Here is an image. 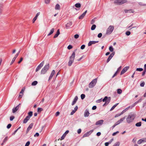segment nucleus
<instances>
[{"mask_svg": "<svg viewBox=\"0 0 146 146\" xmlns=\"http://www.w3.org/2000/svg\"><path fill=\"white\" fill-rule=\"evenodd\" d=\"M111 100V97H108L107 96H105L104 98L102 100V98L98 100H97L96 102L97 103H100L102 101L103 102H105V103L103 105V106L107 105L109 103Z\"/></svg>", "mask_w": 146, "mask_h": 146, "instance_id": "nucleus-1", "label": "nucleus"}, {"mask_svg": "<svg viewBox=\"0 0 146 146\" xmlns=\"http://www.w3.org/2000/svg\"><path fill=\"white\" fill-rule=\"evenodd\" d=\"M136 116V114L134 113H131L129 114L126 118V121L128 123L132 122Z\"/></svg>", "mask_w": 146, "mask_h": 146, "instance_id": "nucleus-2", "label": "nucleus"}, {"mask_svg": "<svg viewBox=\"0 0 146 146\" xmlns=\"http://www.w3.org/2000/svg\"><path fill=\"white\" fill-rule=\"evenodd\" d=\"M76 50L74 52L69 58V60L68 62V66H71L74 62V60L75 56V52Z\"/></svg>", "mask_w": 146, "mask_h": 146, "instance_id": "nucleus-3", "label": "nucleus"}, {"mask_svg": "<svg viewBox=\"0 0 146 146\" xmlns=\"http://www.w3.org/2000/svg\"><path fill=\"white\" fill-rule=\"evenodd\" d=\"M49 64H46L41 70V74H45L49 69Z\"/></svg>", "mask_w": 146, "mask_h": 146, "instance_id": "nucleus-4", "label": "nucleus"}, {"mask_svg": "<svg viewBox=\"0 0 146 146\" xmlns=\"http://www.w3.org/2000/svg\"><path fill=\"white\" fill-rule=\"evenodd\" d=\"M114 27L113 25H110L106 30V34L108 35H110L112 32Z\"/></svg>", "mask_w": 146, "mask_h": 146, "instance_id": "nucleus-5", "label": "nucleus"}, {"mask_svg": "<svg viewBox=\"0 0 146 146\" xmlns=\"http://www.w3.org/2000/svg\"><path fill=\"white\" fill-rule=\"evenodd\" d=\"M97 82V79L95 78L89 84L88 87L90 88H92L96 85Z\"/></svg>", "mask_w": 146, "mask_h": 146, "instance_id": "nucleus-6", "label": "nucleus"}, {"mask_svg": "<svg viewBox=\"0 0 146 146\" xmlns=\"http://www.w3.org/2000/svg\"><path fill=\"white\" fill-rule=\"evenodd\" d=\"M129 66H126L121 71L120 73V75H122L124 74L127 71V70L129 69Z\"/></svg>", "mask_w": 146, "mask_h": 146, "instance_id": "nucleus-7", "label": "nucleus"}, {"mask_svg": "<svg viewBox=\"0 0 146 146\" xmlns=\"http://www.w3.org/2000/svg\"><path fill=\"white\" fill-rule=\"evenodd\" d=\"M20 105L21 104H19L16 107L13 108L12 109L13 113H15L19 109Z\"/></svg>", "mask_w": 146, "mask_h": 146, "instance_id": "nucleus-8", "label": "nucleus"}, {"mask_svg": "<svg viewBox=\"0 0 146 146\" xmlns=\"http://www.w3.org/2000/svg\"><path fill=\"white\" fill-rule=\"evenodd\" d=\"M115 54V52H113L109 56L107 60V62L108 63L110 61V60L112 58L113 56Z\"/></svg>", "mask_w": 146, "mask_h": 146, "instance_id": "nucleus-9", "label": "nucleus"}, {"mask_svg": "<svg viewBox=\"0 0 146 146\" xmlns=\"http://www.w3.org/2000/svg\"><path fill=\"white\" fill-rule=\"evenodd\" d=\"M72 22L69 21L65 25L66 29L70 28L72 25Z\"/></svg>", "mask_w": 146, "mask_h": 146, "instance_id": "nucleus-10", "label": "nucleus"}, {"mask_svg": "<svg viewBox=\"0 0 146 146\" xmlns=\"http://www.w3.org/2000/svg\"><path fill=\"white\" fill-rule=\"evenodd\" d=\"M125 117H124L122 118H121L119 120L117 121L115 123L117 125L120 124L121 123H122L125 119Z\"/></svg>", "mask_w": 146, "mask_h": 146, "instance_id": "nucleus-11", "label": "nucleus"}, {"mask_svg": "<svg viewBox=\"0 0 146 146\" xmlns=\"http://www.w3.org/2000/svg\"><path fill=\"white\" fill-rule=\"evenodd\" d=\"M90 114L88 110L87 109H86L84 111V117H88L89 116Z\"/></svg>", "mask_w": 146, "mask_h": 146, "instance_id": "nucleus-12", "label": "nucleus"}, {"mask_svg": "<svg viewBox=\"0 0 146 146\" xmlns=\"http://www.w3.org/2000/svg\"><path fill=\"white\" fill-rule=\"evenodd\" d=\"M33 126V123H31L30 125H29V127L27 128V131H26V133L27 134L29 132V131L32 128Z\"/></svg>", "mask_w": 146, "mask_h": 146, "instance_id": "nucleus-13", "label": "nucleus"}, {"mask_svg": "<svg viewBox=\"0 0 146 146\" xmlns=\"http://www.w3.org/2000/svg\"><path fill=\"white\" fill-rule=\"evenodd\" d=\"M98 41H90L88 43V46H91L92 44H94L98 42Z\"/></svg>", "mask_w": 146, "mask_h": 146, "instance_id": "nucleus-14", "label": "nucleus"}, {"mask_svg": "<svg viewBox=\"0 0 146 146\" xmlns=\"http://www.w3.org/2000/svg\"><path fill=\"white\" fill-rule=\"evenodd\" d=\"M92 131H91L87 132L83 135V137H84L89 136L92 133Z\"/></svg>", "mask_w": 146, "mask_h": 146, "instance_id": "nucleus-15", "label": "nucleus"}, {"mask_svg": "<svg viewBox=\"0 0 146 146\" xmlns=\"http://www.w3.org/2000/svg\"><path fill=\"white\" fill-rule=\"evenodd\" d=\"M87 12V10L86 11L83 13L79 17V19H82L85 15L86 13Z\"/></svg>", "mask_w": 146, "mask_h": 146, "instance_id": "nucleus-16", "label": "nucleus"}, {"mask_svg": "<svg viewBox=\"0 0 146 146\" xmlns=\"http://www.w3.org/2000/svg\"><path fill=\"white\" fill-rule=\"evenodd\" d=\"M78 109V107L77 106H76L74 108V110H73L71 112L70 115H73L76 112V111Z\"/></svg>", "mask_w": 146, "mask_h": 146, "instance_id": "nucleus-17", "label": "nucleus"}, {"mask_svg": "<svg viewBox=\"0 0 146 146\" xmlns=\"http://www.w3.org/2000/svg\"><path fill=\"white\" fill-rule=\"evenodd\" d=\"M78 99V96H76L75 97L73 101V102L72 103V106H73L76 103Z\"/></svg>", "mask_w": 146, "mask_h": 146, "instance_id": "nucleus-18", "label": "nucleus"}, {"mask_svg": "<svg viewBox=\"0 0 146 146\" xmlns=\"http://www.w3.org/2000/svg\"><path fill=\"white\" fill-rule=\"evenodd\" d=\"M104 122V120H100L97 121L96 123V125H98L102 124Z\"/></svg>", "mask_w": 146, "mask_h": 146, "instance_id": "nucleus-19", "label": "nucleus"}, {"mask_svg": "<svg viewBox=\"0 0 146 146\" xmlns=\"http://www.w3.org/2000/svg\"><path fill=\"white\" fill-rule=\"evenodd\" d=\"M29 117L28 116H27L24 119L23 121V122L24 123H26L30 119Z\"/></svg>", "mask_w": 146, "mask_h": 146, "instance_id": "nucleus-20", "label": "nucleus"}, {"mask_svg": "<svg viewBox=\"0 0 146 146\" xmlns=\"http://www.w3.org/2000/svg\"><path fill=\"white\" fill-rule=\"evenodd\" d=\"M40 14V12H38L37 13L36 15L35 16V17L33 18V23H34L35 22V21L36 20L37 17L38 15H39Z\"/></svg>", "mask_w": 146, "mask_h": 146, "instance_id": "nucleus-21", "label": "nucleus"}, {"mask_svg": "<svg viewBox=\"0 0 146 146\" xmlns=\"http://www.w3.org/2000/svg\"><path fill=\"white\" fill-rule=\"evenodd\" d=\"M60 34L59 29H58L57 32L56 33L55 35L54 36V38H55L57 37Z\"/></svg>", "mask_w": 146, "mask_h": 146, "instance_id": "nucleus-22", "label": "nucleus"}, {"mask_svg": "<svg viewBox=\"0 0 146 146\" xmlns=\"http://www.w3.org/2000/svg\"><path fill=\"white\" fill-rule=\"evenodd\" d=\"M55 73V71L54 70H52V71L50 75V76L49 77V80L51 79L52 78L54 74Z\"/></svg>", "mask_w": 146, "mask_h": 146, "instance_id": "nucleus-23", "label": "nucleus"}, {"mask_svg": "<svg viewBox=\"0 0 146 146\" xmlns=\"http://www.w3.org/2000/svg\"><path fill=\"white\" fill-rule=\"evenodd\" d=\"M124 11L125 13H133L134 12V11L132 10H125Z\"/></svg>", "mask_w": 146, "mask_h": 146, "instance_id": "nucleus-24", "label": "nucleus"}, {"mask_svg": "<svg viewBox=\"0 0 146 146\" xmlns=\"http://www.w3.org/2000/svg\"><path fill=\"white\" fill-rule=\"evenodd\" d=\"M60 5L58 4H57L55 5V9L56 10H59L60 9Z\"/></svg>", "mask_w": 146, "mask_h": 146, "instance_id": "nucleus-25", "label": "nucleus"}, {"mask_svg": "<svg viewBox=\"0 0 146 146\" xmlns=\"http://www.w3.org/2000/svg\"><path fill=\"white\" fill-rule=\"evenodd\" d=\"M54 28H52L51 30L50 33L47 36H49L50 35H51V34H52L54 32Z\"/></svg>", "mask_w": 146, "mask_h": 146, "instance_id": "nucleus-26", "label": "nucleus"}, {"mask_svg": "<svg viewBox=\"0 0 146 146\" xmlns=\"http://www.w3.org/2000/svg\"><path fill=\"white\" fill-rule=\"evenodd\" d=\"M118 104V103L116 104L115 105H113L112 107L111 108L110 110V111H111L113 110L115 107L117 106V105Z\"/></svg>", "mask_w": 146, "mask_h": 146, "instance_id": "nucleus-27", "label": "nucleus"}, {"mask_svg": "<svg viewBox=\"0 0 146 146\" xmlns=\"http://www.w3.org/2000/svg\"><path fill=\"white\" fill-rule=\"evenodd\" d=\"M109 50L111 52H113L114 48L112 46H110L109 47Z\"/></svg>", "mask_w": 146, "mask_h": 146, "instance_id": "nucleus-28", "label": "nucleus"}, {"mask_svg": "<svg viewBox=\"0 0 146 146\" xmlns=\"http://www.w3.org/2000/svg\"><path fill=\"white\" fill-rule=\"evenodd\" d=\"M141 122H139L138 123H137L135 124V126L137 127H140L141 126Z\"/></svg>", "mask_w": 146, "mask_h": 146, "instance_id": "nucleus-29", "label": "nucleus"}, {"mask_svg": "<svg viewBox=\"0 0 146 146\" xmlns=\"http://www.w3.org/2000/svg\"><path fill=\"white\" fill-rule=\"evenodd\" d=\"M144 141L143 139H141L137 141V143L140 144L141 143L143 142H144Z\"/></svg>", "mask_w": 146, "mask_h": 146, "instance_id": "nucleus-30", "label": "nucleus"}, {"mask_svg": "<svg viewBox=\"0 0 146 146\" xmlns=\"http://www.w3.org/2000/svg\"><path fill=\"white\" fill-rule=\"evenodd\" d=\"M38 83V82L36 81H33L31 84L32 86H35Z\"/></svg>", "mask_w": 146, "mask_h": 146, "instance_id": "nucleus-31", "label": "nucleus"}, {"mask_svg": "<svg viewBox=\"0 0 146 146\" xmlns=\"http://www.w3.org/2000/svg\"><path fill=\"white\" fill-rule=\"evenodd\" d=\"M75 6L77 8H80L81 7V4L80 3H77L75 4Z\"/></svg>", "mask_w": 146, "mask_h": 146, "instance_id": "nucleus-32", "label": "nucleus"}, {"mask_svg": "<svg viewBox=\"0 0 146 146\" xmlns=\"http://www.w3.org/2000/svg\"><path fill=\"white\" fill-rule=\"evenodd\" d=\"M96 27V26L95 25H93L91 27V30H95Z\"/></svg>", "mask_w": 146, "mask_h": 146, "instance_id": "nucleus-33", "label": "nucleus"}, {"mask_svg": "<svg viewBox=\"0 0 146 146\" xmlns=\"http://www.w3.org/2000/svg\"><path fill=\"white\" fill-rule=\"evenodd\" d=\"M33 112L31 111L29 112L28 113V115H27V116H28L29 117V118H30L32 116V115H33Z\"/></svg>", "mask_w": 146, "mask_h": 146, "instance_id": "nucleus-34", "label": "nucleus"}, {"mask_svg": "<svg viewBox=\"0 0 146 146\" xmlns=\"http://www.w3.org/2000/svg\"><path fill=\"white\" fill-rule=\"evenodd\" d=\"M122 92V90L120 89L117 90V93L119 94H121Z\"/></svg>", "mask_w": 146, "mask_h": 146, "instance_id": "nucleus-35", "label": "nucleus"}, {"mask_svg": "<svg viewBox=\"0 0 146 146\" xmlns=\"http://www.w3.org/2000/svg\"><path fill=\"white\" fill-rule=\"evenodd\" d=\"M43 110V109L42 108H38L37 109V111L38 113H40Z\"/></svg>", "mask_w": 146, "mask_h": 146, "instance_id": "nucleus-36", "label": "nucleus"}, {"mask_svg": "<svg viewBox=\"0 0 146 146\" xmlns=\"http://www.w3.org/2000/svg\"><path fill=\"white\" fill-rule=\"evenodd\" d=\"M8 137H5L3 141V142L5 143L8 140Z\"/></svg>", "mask_w": 146, "mask_h": 146, "instance_id": "nucleus-37", "label": "nucleus"}, {"mask_svg": "<svg viewBox=\"0 0 146 146\" xmlns=\"http://www.w3.org/2000/svg\"><path fill=\"white\" fill-rule=\"evenodd\" d=\"M120 143L119 142H117L113 146H119Z\"/></svg>", "mask_w": 146, "mask_h": 146, "instance_id": "nucleus-38", "label": "nucleus"}, {"mask_svg": "<svg viewBox=\"0 0 146 146\" xmlns=\"http://www.w3.org/2000/svg\"><path fill=\"white\" fill-rule=\"evenodd\" d=\"M44 63V61L42 62L39 65V66L41 68L42 67Z\"/></svg>", "mask_w": 146, "mask_h": 146, "instance_id": "nucleus-39", "label": "nucleus"}, {"mask_svg": "<svg viewBox=\"0 0 146 146\" xmlns=\"http://www.w3.org/2000/svg\"><path fill=\"white\" fill-rule=\"evenodd\" d=\"M44 63V61L42 62L39 65V66L41 68L42 67Z\"/></svg>", "mask_w": 146, "mask_h": 146, "instance_id": "nucleus-40", "label": "nucleus"}, {"mask_svg": "<svg viewBox=\"0 0 146 146\" xmlns=\"http://www.w3.org/2000/svg\"><path fill=\"white\" fill-rule=\"evenodd\" d=\"M44 63V61L42 62L39 65V66L41 68L42 67Z\"/></svg>", "mask_w": 146, "mask_h": 146, "instance_id": "nucleus-41", "label": "nucleus"}, {"mask_svg": "<svg viewBox=\"0 0 146 146\" xmlns=\"http://www.w3.org/2000/svg\"><path fill=\"white\" fill-rule=\"evenodd\" d=\"M85 97V94H82L81 95V98L82 100L84 99Z\"/></svg>", "mask_w": 146, "mask_h": 146, "instance_id": "nucleus-42", "label": "nucleus"}, {"mask_svg": "<svg viewBox=\"0 0 146 146\" xmlns=\"http://www.w3.org/2000/svg\"><path fill=\"white\" fill-rule=\"evenodd\" d=\"M143 69L141 68H137L136 69V70L137 71H139V72L142 71L143 70Z\"/></svg>", "mask_w": 146, "mask_h": 146, "instance_id": "nucleus-43", "label": "nucleus"}, {"mask_svg": "<svg viewBox=\"0 0 146 146\" xmlns=\"http://www.w3.org/2000/svg\"><path fill=\"white\" fill-rule=\"evenodd\" d=\"M16 58H15V57H14L12 60V61H11V63H10V65H11L12 64H13V63L15 61V59H16Z\"/></svg>", "mask_w": 146, "mask_h": 146, "instance_id": "nucleus-44", "label": "nucleus"}, {"mask_svg": "<svg viewBox=\"0 0 146 146\" xmlns=\"http://www.w3.org/2000/svg\"><path fill=\"white\" fill-rule=\"evenodd\" d=\"M50 0H44V2L46 4H48L50 3Z\"/></svg>", "mask_w": 146, "mask_h": 146, "instance_id": "nucleus-45", "label": "nucleus"}, {"mask_svg": "<svg viewBox=\"0 0 146 146\" xmlns=\"http://www.w3.org/2000/svg\"><path fill=\"white\" fill-rule=\"evenodd\" d=\"M41 68L40 66L38 65V66L37 67L36 69V72H37Z\"/></svg>", "mask_w": 146, "mask_h": 146, "instance_id": "nucleus-46", "label": "nucleus"}, {"mask_svg": "<svg viewBox=\"0 0 146 146\" xmlns=\"http://www.w3.org/2000/svg\"><path fill=\"white\" fill-rule=\"evenodd\" d=\"M72 46L71 45H68V46L67 47L68 49L69 50H70L71 49H72Z\"/></svg>", "mask_w": 146, "mask_h": 146, "instance_id": "nucleus-47", "label": "nucleus"}, {"mask_svg": "<svg viewBox=\"0 0 146 146\" xmlns=\"http://www.w3.org/2000/svg\"><path fill=\"white\" fill-rule=\"evenodd\" d=\"M66 136V135L64 134L61 137V140H62L64 139Z\"/></svg>", "mask_w": 146, "mask_h": 146, "instance_id": "nucleus-48", "label": "nucleus"}, {"mask_svg": "<svg viewBox=\"0 0 146 146\" xmlns=\"http://www.w3.org/2000/svg\"><path fill=\"white\" fill-rule=\"evenodd\" d=\"M20 50H19L18 52L15 55V58H17V57L18 56L19 53H20Z\"/></svg>", "mask_w": 146, "mask_h": 146, "instance_id": "nucleus-49", "label": "nucleus"}, {"mask_svg": "<svg viewBox=\"0 0 146 146\" xmlns=\"http://www.w3.org/2000/svg\"><path fill=\"white\" fill-rule=\"evenodd\" d=\"M130 34L131 33L129 31H127L125 33L126 35L127 36H129L130 35Z\"/></svg>", "mask_w": 146, "mask_h": 146, "instance_id": "nucleus-50", "label": "nucleus"}, {"mask_svg": "<svg viewBox=\"0 0 146 146\" xmlns=\"http://www.w3.org/2000/svg\"><path fill=\"white\" fill-rule=\"evenodd\" d=\"M15 118V117L13 116H11L10 117V121H12Z\"/></svg>", "mask_w": 146, "mask_h": 146, "instance_id": "nucleus-51", "label": "nucleus"}, {"mask_svg": "<svg viewBox=\"0 0 146 146\" xmlns=\"http://www.w3.org/2000/svg\"><path fill=\"white\" fill-rule=\"evenodd\" d=\"M119 133V131H117L116 132H114L112 134V136H115L116 134L118 133Z\"/></svg>", "mask_w": 146, "mask_h": 146, "instance_id": "nucleus-52", "label": "nucleus"}, {"mask_svg": "<svg viewBox=\"0 0 146 146\" xmlns=\"http://www.w3.org/2000/svg\"><path fill=\"white\" fill-rule=\"evenodd\" d=\"M145 82H143L140 84V86L141 87H143L145 85Z\"/></svg>", "mask_w": 146, "mask_h": 146, "instance_id": "nucleus-53", "label": "nucleus"}, {"mask_svg": "<svg viewBox=\"0 0 146 146\" xmlns=\"http://www.w3.org/2000/svg\"><path fill=\"white\" fill-rule=\"evenodd\" d=\"M79 37V35L78 34H76L74 35V37L75 38L77 39Z\"/></svg>", "mask_w": 146, "mask_h": 146, "instance_id": "nucleus-54", "label": "nucleus"}, {"mask_svg": "<svg viewBox=\"0 0 146 146\" xmlns=\"http://www.w3.org/2000/svg\"><path fill=\"white\" fill-rule=\"evenodd\" d=\"M30 144V142L29 141H28L26 143L25 146H29Z\"/></svg>", "mask_w": 146, "mask_h": 146, "instance_id": "nucleus-55", "label": "nucleus"}, {"mask_svg": "<svg viewBox=\"0 0 146 146\" xmlns=\"http://www.w3.org/2000/svg\"><path fill=\"white\" fill-rule=\"evenodd\" d=\"M102 36V33H99L98 35V38H101Z\"/></svg>", "mask_w": 146, "mask_h": 146, "instance_id": "nucleus-56", "label": "nucleus"}, {"mask_svg": "<svg viewBox=\"0 0 146 146\" xmlns=\"http://www.w3.org/2000/svg\"><path fill=\"white\" fill-rule=\"evenodd\" d=\"M11 126V124H8L7 126V128L8 129L10 128Z\"/></svg>", "mask_w": 146, "mask_h": 146, "instance_id": "nucleus-57", "label": "nucleus"}, {"mask_svg": "<svg viewBox=\"0 0 146 146\" xmlns=\"http://www.w3.org/2000/svg\"><path fill=\"white\" fill-rule=\"evenodd\" d=\"M85 47V45L84 44H83L81 46L80 48L82 49H83Z\"/></svg>", "mask_w": 146, "mask_h": 146, "instance_id": "nucleus-58", "label": "nucleus"}, {"mask_svg": "<svg viewBox=\"0 0 146 146\" xmlns=\"http://www.w3.org/2000/svg\"><path fill=\"white\" fill-rule=\"evenodd\" d=\"M81 131V130L80 129H79L78 130L77 133L78 134H80Z\"/></svg>", "mask_w": 146, "mask_h": 146, "instance_id": "nucleus-59", "label": "nucleus"}, {"mask_svg": "<svg viewBox=\"0 0 146 146\" xmlns=\"http://www.w3.org/2000/svg\"><path fill=\"white\" fill-rule=\"evenodd\" d=\"M23 95V93H20L19 94V97L20 98H21L22 97Z\"/></svg>", "mask_w": 146, "mask_h": 146, "instance_id": "nucleus-60", "label": "nucleus"}, {"mask_svg": "<svg viewBox=\"0 0 146 146\" xmlns=\"http://www.w3.org/2000/svg\"><path fill=\"white\" fill-rule=\"evenodd\" d=\"M39 136V134L38 133H36L34 135V136L35 137L36 136L38 137Z\"/></svg>", "mask_w": 146, "mask_h": 146, "instance_id": "nucleus-61", "label": "nucleus"}, {"mask_svg": "<svg viewBox=\"0 0 146 146\" xmlns=\"http://www.w3.org/2000/svg\"><path fill=\"white\" fill-rule=\"evenodd\" d=\"M94 22H95L94 19H92L91 21V24H93L94 23Z\"/></svg>", "mask_w": 146, "mask_h": 146, "instance_id": "nucleus-62", "label": "nucleus"}, {"mask_svg": "<svg viewBox=\"0 0 146 146\" xmlns=\"http://www.w3.org/2000/svg\"><path fill=\"white\" fill-rule=\"evenodd\" d=\"M97 107L96 106H93L92 109V110H95L96 109Z\"/></svg>", "mask_w": 146, "mask_h": 146, "instance_id": "nucleus-63", "label": "nucleus"}, {"mask_svg": "<svg viewBox=\"0 0 146 146\" xmlns=\"http://www.w3.org/2000/svg\"><path fill=\"white\" fill-rule=\"evenodd\" d=\"M59 114H60V112L58 111H57L55 114V115H56V116H57L59 115Z\"/></svg>", "mask_w": 146, "mask_h": 146, "instance_id": "nucleus-64", "label": "nucleus"}]
</instances>
